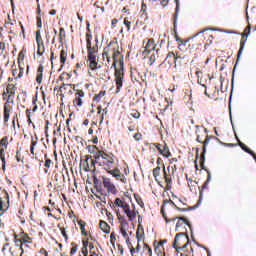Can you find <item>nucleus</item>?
<instances>
[{
    "mask_svg": "<svg viewBox=\"0 0 256 256\" xmlns=\"http://www.w3.org/2000/svg\"><path fill=\"white\" fill-rule=\"evenodd\" d=\"M129 201H131V198H128L127 201V196H122L120 198H116L112 206L113 209H115L116 217L120 223V233L124 239H129V234L127 233V231H129L128 221H135V219H137V214L139 213L137 210H135L134 204H132L131 209ZM121 210L125 213L128 221L125 219V215L121 214Z\"/></svg>",
    "mask_w": 256,
    "mask_h": 256,
    "instance_id": "f257e3e1",
    "label": "nucleus"
},
{
    "mask_svg": "<svg viewBox=\"0 0 256 256\" xmlns=\"http://www.w3.org/2000/svg\"><path fill=\"white\" fill-rule=\"evenodd\" d=\"M93 35L91 33H86V48H87V63L90 71H97L103 67L97 61V55H99V39L96 38L95 45H93Z\"/></svg>",
    "mask_w": 256,
    "mask_h": 256,
    "instance_id": "f03ea898",
    "label": "nucleus"
},
{
    "mask_svg": "<svg viewBox=\"0 0 256 256\" xmlns=\"http://www.w3.org/2000/svg\"><path fill=\"white\" fill-rule=\"evenodd\" d=\"M111 57H112V66L121 65L123 61V56L121 55V48L119 47V42L117 38H114L109 42V44L104 47L102 52V59H106L108 65H111Z\"/></svg>",
    "mask_w": 256,
    "mask_h": 256,
    "instance_id": "7ed1b4c3",
    "label": "nucleus"
},
{
    "mask_svg": "<svg viewBox=\"0 0 256 256\" xmlns=\"http://www.w3.org/2000/svg\"><path fill=\"white\" fill-rule=\"evenodd\" d=\"M17 87L15 84H8L6 90L3 92L2 97L4 103L3 119L4 123L9 122V117H11V112L13 111V105L15 104V92Z\"/></svg>",
    "mask_w": 256,
    "mask_h": 256,
    "instance_id": "20e7f679",
    "label": "nucleus"
},
{
    "mask_svg": "<svg viewBox=\"0 0 256 256\" xmlns=\"http://www.w3.org/2000/svg\"><path fill=\"white\" fill-rule=\"evenodd\" d=\"M169 203L173 205L175 209H177V211H180L182 213H185L186 211H191L192 209H195L197 206L189 207V208H179L178 206H176L175 202H173L172 200H164L163 205L161 207L162 217L163 219H165L166 223H171V221H177L178 219L176 223V231H178L179 227H183V225H187L189 229H191V223L185 217L172 218V219L167 218V214H165V205H169Z\"/></svg>",
    "mask_w": 256,
    "mask_h": 256,
    "instance_id": "39448f33",
    "label": "nucleus"
},
{
    "mask_svg": "<svg viewBox=\"0 0 256 256\" xmlns=\"http://www.w3.org/2000/svg\"><path fill=\"white\" fill-rule=\"evenodd\" d=\"M173 247L176 249V251H182L180 256L195 255L193 252V246H191V240H189V236L185 235L183 232L176 234Z\"/></svg>",
    "mask_w": 256,
    "mask_h": 256,
    "instance_id": "423d86ee",
    "label": "nucleus"
},
{
    "mask_svg": "<svg viewBox=\"0 0 256 256\" xmlns=\"http://www.w3.org/2000/svg\"><path fill=\"white\" fill-rule=\"evenodd\" d=\"M95 163L99 167H102L104 171H111L115 167V155L113 153H107L103 150H98L94 155Z\"/></svg>",
    "mask_w": 256,
    "mask_h": 256,
    "instance_id": "0eeeda50",
    "label": "nucleus"
},
{
    "mask_svg": "<svg viewBox=\"0 0 256 256\" xmlns=\"http://www.w3.org/2000/svg\"><path fill=\"white\" fill-rule=\"evenodd\" d=\"M197 134V138L196 141L198 143H202V154L200 155V160H199V164H200V169H205V153H207V146L209 145V141H211V139H219L215 136H209V134H207V128H204L203 130H198L196 132Z\"/></svg>",
    "mask_w": 256,
    "mask_h": 256,
    "instance_id": "6e6552de",
    "label": "nucleus"
},
{
    "mask_svg": "<svg viewBox=\"0 0 256 256\" xmlns=\"http://www.w3.org/2000/svg\"><path fill=\"white\" fill-rule=\"evenodd\" d=\"M114 77L116 93H119L123 89V82L125 81V62L121 61V64L114 67Z\"/></svg>",
    "mask_w": 256,
    "mask_h": 256,
    "instance_id": "1a4fd4ad",
    "label": "nucleus"
},
{
    "mask_svg": "<svg viewBox=\"0 0 256 256\" xmlns=\"http://www.w3.org/2000/svg\"><path fill=\"white\" fill-rule=\"evenodd\" d=\"M9 147V136H4L0 140V161L2 163V169L5 171V165H7V148Z\"/></svg>",
    "mask_w": 256,
    "mask_h": 256,
    "instance_id": "9d476101",
    "label": "nucleus"
},
{
    "mask_svg": "<svg viewBox=\"0 0 256 256\" xmlns=\"http://www.w3.org/2000/svg\"><path fill=\"white\" fill-rule=\"evenodd\" d=\"M5 251H9L11 256H23L25 254V250H22L20 244L15 242L12 245L9 243L4 244L2 253H5Z\"/></svg>",
    "mask_w": 256,
    "mask_h": 256,
    "instance_id": "9b49d317",
    "label": "nucleus"
},
{
    "mask_svg": "<svg viewBox=\"0 0 256 256\" xmlns=\"http://www.w3.org/2000/svg\"><path fill=\"white\" fill-rule=\"evenodd\" d=\"M73 91H74V99L72 101L73 107H75L76 109H81L84 103L83 99H85V91L77 88H73Z\"/></svg>",
    "mask_w": 256,
    "mask_h": 256,
    "instance_id": "f8f14e48",
    "label": "nucleus"
},
{
    "mask_svg": "<svg viewBox=\"0 0 256 256\" xmlns=\"http://www.w3.org/2000/svg\"><path fill=\"white\" fill-rule=\"evenodd\" d=\"M9 193L7 190L0 188V215L9 209Z\"/></svg>",
    "mask_w": 256,
    "mask_h": 256,
    "instance_id": "ddd939ff",
    "label": "nucleus"
},
{
    "mask_svg": "<svg viewBox=\"0 0 256 256\" xmlns=\"http://www.w3.org/2000/svg\"><path fill=\"white\" fill-rule=\"evenodd\" d=\"M14 243H17L18 245L33 243V238L25 232H20L18 235L14 236Z\"/></svg>",
    "mask_w": 256,
    "mask_h": 256,
    "instance_id": "4468645a",
    "label": "nucleus"
},
{
    "mask_svg": "<svg viewBox=\"0 0 256 256\" xmlns=\"http://www.w3.org/2000/svg\"><path fill=\"white\" fill-rule=\"evenodd\" d=\"M102 183L103 187L108 191V193H111V195H117V187H115V184L111 182V178L103 176Z\"/></svg>",
    "mask_w": 256,
    "mask_h": 256,
    "instance_id": "2eb2a0df",
    "label": "nucleus"
},
{
    "mask_svg": "<svg viewBox=\"0 0 256 256\" xmlns=\"http://www.w3.org/2000/svg\"><path fill=\"white\" fill-rule=\"evenodd\" d=\"M81 163H83L85 166V171H95V165H97V162H95V158L93 159V156L86 155L84 160H81Z\"/></svg>",
    "mask_w": 256,
    "mask_h": 256,
    "instance_id": "dca6fc26",
    "label": "nucleus"
},
{
    "mask_svg": "<svg viewBox=\"0 0 256 256\" xmlns=\"http://www.w3.org/2000/svg\"><path fill=\"white\" fill-rule=\"evenodd\" d=\"M143 43H146L143 51V55H149L151 51H155L157 44H155V39L153 38H146Z\"/></svg>",
    "mask_w": 256,
    "mask_h": 256,
    "instance_id": "f3484780",
    "label": "nucleus"
},
{
    "mask_svg": "<svg viewBox=\"0 0 256 256\" xmlns=\"http://www.w3.org/2000/svg\"><path fill=\"white\" fill-rule=\"evenodd\" d=\"M109 175H112V177L116 178V181H121V183H127V178L125 177V174L121 173V170L119 168L115 167L108 171Z\"/></svg>",
    "mask_w": 256,
    "mask_h": 256,
    "instance_id": "a211bd4d",
    "label": "nucleus"
},
{
    "mask_svg": "<svg viewBox=\"0 0 256 256\" xmlns=\"http://www.w3.org/2000/svg\"><path fill=\"white\" fill-rule=\"evenodd\" d=\"M153 146L159 151L160 155L163 157L169 158L171 157V151L169 150V146L167 144H159V143H154Z\"/></svg>",
    "mask_w": 256,
    "mask_h": 256,
    "instance_id": "6ab92c4d",
    "label": "nucleus"
},
{
    "mask_svg": "<svg viewBox=\"0 0 256 256\" xmlns=\"http://www.w3.org/2000/svg\"><path fill=\"white\" fill-rule=\"evenodd\" d=\"M251 33V25L249 24L245 29L244 32L241 34V41H240V49L238 51V57L239 55H241V53H243V49L245 47V41H247V39H245L246 37H249Z\"/></svg>",
    "mask_w": 256,
    "mask_h": 256,
    "instance_id": "aec40b11",
    "label": "nucleus"
},
{
    "mask_svg": "<svg viewBox=\"0 0 256 256\" xmlns=\"http://www.w3.org/2000/svg\"><path fill=\"white\" fill-rule=\"evenodd\" d=\"M37 143H39V137L37 136V134H35V136H31V143H30V153L31 155H33L35 159H38L37 152H35Z\"/></svg>",
    "mask_w": 256,
    "mask_h": 256,
    "instance_id": "412c9836",
    "label": "nucleus"
},
{
    "mask_svg": "<svg viewBox=\"0 0 256 256\" xmlns=\"http://www.w3.org/2000/svg\"><path fill=\"white\" fill-rule=\"evenodd\" d=\"M178 59L179 56H177V53L169 52L164 60V63H167L168 65H177Z\"/></svg>",
    "mask_w": 256,
    "mask_h": 256,
    "instance_id": "4be33fe9",
    "label": "nucleus"
},
{
    "mask_svg": "<svg viewBox=\"0 0 256 256\" xmlns=\"http://www.w3.org/2000/svg\"><path fill=\"white\" fill-rule=\"evenodd\" d=\"M77 223L80 226L81 235H84V237H89L91 241H93V236H91V234L85 229V227H87V222L78 220Z\"/></svg>",
    "mask_w": 256,
    "mask_h": 256,
    "instance_id": "5701e85b",
    "label": "nucleus"
},
{
    "mask_svg": "<svg viewBox=\"0 0 256 256\" xmlns=\"http://www.w3.org/2000/svg\"><path fill=\"white\" fill-rule=\"evenodd\" d=\"M67 63V50H65V48H63L60 51V68L58 71H62L63 67H65V64Z\"/></svg>",
    "mask_w": 256,
    "mask_h": 256,
    "instance_id": "b1692460",
    "label": "nucleus"
},
{
    "mask_svg": "<svg viewBox=\"0 0 256 256\" xmlns=\"http://www.w3.org/2000/svg\"><path fill=\"white\" fill-rule=\"evenodd\" d=\"M45 67L43 66V64H40L38 66L37 72H36V83H38V85H41V83H43V71H44Z\"/></svg>",
    "mask_w": 256,
    "mask_h": 256,
    "instance_id": "393cba45",
    "label": "nucleus"
},
{
    "mask_svg": "<svg viewBox=\"0 0 256 256\" xmlns=\"http://www.w3.org/2000/svg\"><path fill=\"white\" fill-rule=\"evenodd\" d=\"M25 73V67L23 66H19V69H13L12 70V75L14 77V79H21V77H23Z\"/></svg>",
    "mask_w": 256,
    "mask_h": 256,
    "instance_id": "a878e982",
    "label": "nucleus"
},
{
    "mask_svg": "<svg viewBox=\"0 0 256 256\" xmlns=\"http://www.w3.org/2000/svg\"><path fill=\"white\" fill-rule=\"evenodd\" d=\"M143 237H145V229L143 228L142 224H138V228L136 231V239L138 241H141V239H143Z\"/></svg>",
    "mask_w": 256,
    "mask_h": 256,
    "instance_id": "bb28decb",
    "label": "nucleus"
},
{
    "mask_svg": "<svg viewBox=\"0 0 256 256\" xmlns=\"http://www.w3.org/2000/svg\"><path fill=\"white\" fill-rule=\"evenodd\" d=\"M105 95H107V91L101 90L98 94H95V95L93 96L92 101H93L94 103H100L101 99H103V97H105Z\"/></svg>",
    "mask_w": 256,
    "mask_h": 256,
    "instance_id": "cd10ccee",
    "label": "nucleus"
},
{
    "mask_svg": "<svg viewBox=\"0 0 256 256\" xmlns=\"http://www.w3.org/2000/svg\"><path fill=\"white\" fill-rule=\"evenodd\" d=\"M100 229L103 233H111V226L103 220L100 221Z\"/></svg>",
    "mask_w": 256,
    "mask_h": 256,
    "instance_id": "c85d7f7f",
    "label": "nucleus"
},
{
    "mask_svg": "<svg viewBox=\"0 0 256 256\" xmlns=\"http://www.w3.org/2000/svg\"><path fill=\"white\" fill-rule=\"evenodd\" d=\"M71 77H73V73L71 72H63L59 77H58V81H69V79H71Z\"/></svg>",
    "mask_w": 256,
    "mask_h": 256,
    "instance_id": "c756f323",
    "label": "nucleus"
},
{
    "mask_svg": "<svg viewBox=\"0 0 256 256\" xmlns=\"http://www.w3.org/2000/svg\"><path fill=\"white\" fill-rule=\"evenodd\" d=\"M69 87L71 89H76L77 86L75 84H65V83H63L59 88L60 93H65L67 91V89H69Z\"/></svg>",
    "mask_w": 256,
    "mask_h": 256,
    "instance_id": "7c9ffc66",
    "label": "nucleus"
},
{
    "mask_svg": "<svg viewBox=\"0 0 256 256\" xmlns=\"http://www.w3.org/2000/svg\"><path fill=\"white\" fill-rule=\"evenodd\" d=\"M238 145L241 147L242 151H245V153H248L249 155H253L255 152H253L247 145H245L243 142L238 140Z\"/></svg>",
    "mask_w": 256,
    "mask_h": 256,
    "instance_id": "2f4dec72",
    "label": "nucleus"
},
{
    "mask_svg": "<svg viewBox=\"0 0 256 256\" xmlns=\"http://www.w3.org/2000/svg\"><path fill=\"white\" fill-rule=\"evenodd\" d=\"M67 37L65 33V28H60L59 29V43L63 45V41H65V38Z\"/></svg>",
    "mask_w": 256,
    "mask_h": 256,
    "instance_id": "473e14b6",
    "label": "nucleus"
},
{
    "mask_svg": "<svg viewBox=\"0 0 256 256\" xmlns=\"http://www.w3.org/2000/svg\"><path fill=\"white\" fill-rule=\"evenodd\" d=\"M179 15V3H176V12L173 15V25H174V31L177 29V17Z\"/></svg>",
    "mask_w": 256,
    "mask_h": 256,
    "instance_id": "72a5a7b5",
    "label": "nucleus"
},
{
    "mask_svg": "<svg viewBox=\"0 0 256 256\" xmlns=\"http://www.w3.org/2000/svg\"><path fill=\"white\" fill-rule=\"evenodd\" d=\"M131 21H133L132 17H125L124 18V25L127 28V31H131Z\"/></svg>",
    "mask_w": 256,
    "mask_h": 256,
    "instance_id": "f704fd0d",
    "label": "nucleus"
},
{
    "mask_svg": "<svg viewBox=\"0 0 256 256\" xmlns=\"http://www.w3.org/2000/svg\"><path fill=\"white\" fill-rule=\"evenodd\" d=\"M134 199L140 207H145V203H143V199L141 198V196H139V194H134Z\"/></svg>",
    "mask_w": 256,
    "mask_h": 256,
    "instance_id": "c9c22d12",
    "label": "nucleus"
},
{
    "mask_svg": "<svg viewBox=\"0 0 256 256\" xmlns=\"http://www.w3.org/2000/svg\"><path fill=\"white\" fill-rule=\"evenodd\" d=\"M58 229L61 231L62 236L65 239V242L69 241V236L67 235V231H65V228L61 227V224L57 225Z\"/></svg>",
    "mask_w": 256,
    "mask_h": 256,
    "instance_id": "e433bc0d",
    "label": "nucleus"
},
{
    "mask_svg": "<svg viewBox=\"0 0 256 256\" xmlns=\"http://www.w3.org/2000/svg\"><path fill=\"white\" fill-rule=\"evenodd\" d=\"M163 175H164L165 183H167V185H171V174L167 173V170H165V166H164Z\"/></svg>",
    "mask_w": 256,
    "mask_h": 256,
    "instance_id": "4c0bfd02",
    "label": "nucleus"
},
{
    "mask_svg": "<svg viewBox=\"0 0 256 256\" xmlns=\"http://www.w3.org/2000/svg\"><path fill=\"white\" fill-rule=\"evenodd\" d=\"M26 117L29 125H32L33 129H35V124L31 120V109H26Z\"/></svg>",
    "mask_w": 256,
    "mask_h": 256,
    "instance_id": "58836bf2",
    "label": "nucleus"
},
{
    "mask_svg": "<svg viewBox=\"0 0 256 256\" xmlns=\"http://www.w3.org/2000/svg\"><path fill=\"white\" fill-rule=\"evenodd\" d=\"M45 53V43L37 44V55L42 56Z\"/></svg>",
    "mask_w": 256,
    "mask_h": 256,
    "instance_id": "ea45409f",
    "label": "nucleus"
},
{
    "mask_svg": "<svg viewBox=\"0 0 256 256\" xmlns=\"http://www.w3.org/2000/svg\"><path fill=\"white\" fill-rule=\"evenodd\" d=\"M36 43L37 45L43 44V37L41 36V30L36 31Z\"/></svg>",
    "mask_w": 256,
    "mask_h": 256,
    "instance_id": "a19ab883",
    "label": "nucleus"
},
{
    "mask_svg": "<svg viewBox=\"0 0 256 256\" xmlns=\"http://www.w3.org/2000/svg\"><path fill=\"white\" fill-rule=\"evenodd\" d=\"M211 181V174L208 175V179L204 182L202 189L200 190V197H203V190L207 189L209 182Z\"/></svg>",
    "mask_w": 256,
    "mask_h": 256,
    "instance_id": "79ce46f5",
    "label": "nucleus"
},
{
    "mask_svg": "<svg viewBox=\"0 0 256 256\" xmlns=\"http://www.w3.org/2000/svg\"><path fill=\"white\" fill-rule=\"evenodd\" d=\"M15 158H16L17 163L23 162L24 157H23V154L21 153V150L16 151Z\"/></svg>",
    "mask_w": 256,
    "mask_h": 256,
    "instance_id": "37998d69",
    "label": "nucleus"
},
{
    "mask_svg": "<svg viewBox=\"0 0 256 256\" xmlns=\"http://www.w3.org/2000/svg\"><path fill=\"white\" fill-rule=\"evenodd\" d=\"M19 245L21 247V250L24 251V253H27V251H29L33 243H26V244H19Z\"/></svg>",
    "mask_w": 256,
    "mask_h": 256,
    "instance_id": "c03bdc74",
    "label": "nucleus"
},
{
    "mask_svg": "<svg viewBox=\"0 0 256 256\" xmlns=\"http://www.w3.org/2000/svg\"><path fill=\"white\" fill-rule=\"evenodd\" d=\"M72 248L70 250V256L75 255V253H77L78 249H79V245L75 244L74 242H72Z\"/></svg>",
    "mask_w": 256,
    "mask_h": 256,
    "instance_id": "a18cd8bd",
    "label": "nucleus"
},
{
    "mask_svg": "<svg viewBox=\"0 0 256 256\" xmlns=\"http://www.w3.org/2000/svg\"><path fill=\"white\" fill-rule=\"evenodd\" d=\"M159 175H161V167L160 166L153 169V177L155 178L156 181H157V177H159Z\"/></svg>",
    "mask_w": 256,
    "mask_h": 256,
    "instance_id": "49530a36",
    "label": "nucleus"
},
{
    "mask_svg": "<svg viewBox=\"0 0 256 256\" xmlns=\"http://www.w3.org/2000/svg\"><path fill=\"white\" fill-rule=\"evenodd\" d=\"M44 158L46 159L44 166L46 167V169H50L51 165H53V161L47 158V154L44 155Z\"/></svg>",
    "mask_w": 256,
    "mask_h": 256,
    "instance_id": "de8ad7c7",
    "label": "nucleus"
},
{
    "mask_svg": "<svg viewBox=\"0 0 256 256\" xmlns=\"http://www.w3.org/2000/svg\"><path fill=\"white\" fill-rule=\"evenodd\" d=\"M141 250V246L138 244L136 248L131 247L130 248V253L131 256H135V253H139V251Z\"/></svg>",
    "mask_w": 256,
    "mask_h": 256,
    "instance_id": "09e8293b",
    "label": "nucleus"
},
{
    "mask_svg": "<svg viewBox=\"0 0 256 256\" xmlns=\"http://www.w3.org/2000/svg\"><path fill=\"white\" fill-rule=\"evenodd\" d=\"M21 61H25V53L23 51H20L18 54V66L21 65Z\"/></svg>",
    "mask_w": 256,
    "mask_h": 256,
    "instance_id": "8fccbe9b",
    "label": "nucleus"
},
{
    "mask_svg": "<svg viewBox=\"0 0 256 256\" xmlns=\"http://www.w3.org/2000/svg\"><path fill=\"white\" fill-rule=\"evenodd\" d=\"M117 241V237L115 236V232H112L110 235V243L113 247H115V242Z\"/></svg>",
    "mask_w": 256,
    "mask_h": 256,
    "instance_id": "3c124183",
    "label": "nucleus"
},
{
    "mask_svg": "<svg viewBox=\"0 0 256 256\" xmlns=\"http://www.w3.org/2000/svg\"><path fill=\"white\" fill-rule=\"evenodd\" d=\"M130 115L134 119H139L141 117V113H139V111H137V110H133Z\"/></svg>",
    "mask_w": 256,
    "mask_h": 256,
    "instance_id": "603ef678",
    "label": "nucleus"
},
{
    "mask_svg": "<svg viewBox=\"0 0 256 256\" xmlns=\"http://www.w3.org/2000/svg\"><path fill=\"white\" fill-rule=\"evenodd\" d=\"M89 239H91L89 236L86 237V240L82 241V249H87V247H89Z\"/></svg>",
    "mask_w": 256,
    "mask_h": 256,
    "instance_id": "864d4df0",
    "label": "nucleus"
},
{
    "mask_svg": "<svg viewBox=\"0 0 256 256\" xmlns=\"http://www.w3.org/2000/svg\"><path fill=\"white\" fill-rule=\"evenodd\" d=\"M153 2L160 1V5L167 7L169 5V0H152Z\"/></svg>",
    "mask_w": 256,
    "mask_h": 256,
    "instance_id": "5fc2aeb1",
    "label": "nucleus"
},
{
    "mask_svg": "<svg viewBox=\"0 0 256 256\" xmlns=\"http://www.w3.org/2000/svg\"><path fill=\"white\" fill-rule=\"evenodd\" d=\"M32 103H33V105H34L32 111H33V113H35V111H37V109H38V107H37V96H35V97L33 98Z\"/></svg>",
    "mask_w": 256,
    "mask_h": 256,
    "instance_id": "6e6d98bb",
    "label": "nucleus"
},
{
    "mask_svg": "<svg viewBox=\"0 0 256 256\" xmlns=\"http://www.w3.org/2000/svg\"><path fill=\"white\" fill-rule=\"evenodd\" d=\"M134 139H135V141H141L142 139H143V134H141V133H136L135 135H134Z\"/></svg>",
    "mask_w": 256,
    "mask_h": 256,
    "instance_id": "4d7b16f0",
    "label": "nucleus"
},
{
    "mask_svg": "<svg viewBox=\"0 0 256 256\" xmlns=\"http://www.w3.org/2000/svg\"><path fill=\"white\" fill-rule=\"evenodd\" d=\"M90 255L89 256H99V249L96 250H90L89 251Z\"/></svg>",
    "mask_w": 256,
    "mask_h": 256,
    "instance_id": "13d9d810",
    "label": "nucleus"
},
{
    "mask_svg": "<svg viewBox=\"0 0 256 256\" xmlns=\"http://www.w3.org/2000/svg\"><path fill=\"white\" fill-rule=\"evenodd\" d=\"M81 253L83 256H89V250L87 248H82Z\"/></svg>",
    "mask_w": 256,
    "mask_h": 256,
    "instance_id": "bf43d9fd",
    "label": "nucleus"
},
{
    "mask_svg": "<svg viewBox=\"0 0 256 256\" xmlns=\"http://www.w3.org/2000/svg\"><path fill=\"white\" fill-rule=\"evenodd\" d=\"M37 27L41 29L43 27V22L41 21V17H37Z\"/></svg>",
    "mask_w": 256,
    "mask_h": 256,
    "instance_id": "052dcab7",
    "label": "nucleus"
},
{
    "mask_svg": "<svg viewBox=\"0 0 256 256\" xmlns=\"http://www.w3.org/2000/svg\"><path fill=\"white\" fill-rule=\"evenodd\" d=\"M146 249H147V255H148V256H153V250L151 249V247H149L148 245H146Z\"/></svg>",
    "mask_w": 256,
    "mask_h": 256,
    "instance_id": "680f3d73",
    "label": "nucleus"
},
{
    "mask_svg": "<svg viewBox=\"0 0 256 256\" xmlns=\"http://www.w3.org/2000/svg\"><path fill=\"white\" fill-rule=\"evenodd\" d=\"M15 121H19V117L17 116V113H15L13 118H12L13 127H15Z\"/></svg>",
    "mask_w": 256,
    "mask_h": 256,
    "instance_id": "e2e57ef3",
    "label": "nucleus"
},
{
    "mask_svg": "<svg viewBox=\"0 0 256 256\" xmlns=\"http://www.w3.org/2000/svg\"><path fill=\"white\" fill-rule=\"evenodd\" d=\"M175 39H176V41H179L180 43H183V45H185V43H187V41H184L178 35H175Z\"/></svg>",
    "mask_w": 256,
    "mask_h": 256,
    "instance_id": "0e129e2a",
    "label": "nucleus"
},
{
    "mask_svg": "<svg viewBox=\"0 0 256 256\" xmlns=\"http://www.w3.org/2000/svg\"><path fill=\"white\" fill-rule=\"evenodd\" d=\"M88 247H89V251H95V250H97V248H95V246L93 245V243H89V244H88Z\"/></svg>",
    "mask_w": 256,
    "mask_h": 256,
    "instance_id": "69168bd1",
    "label": "nucleus"
},
{
    "mask_svg": "<svg viewBox=\"0 0 256 256\" xmlns=\"http://www.w3.org/2000/svg\"><path fill=\"white\" fill-rule=\"evenodd\" d=\"M150 65H153V62L155 61V54H152L151 56H150Z\"/></svg>",
    "mask_w": 256,
    "mask_h": 256,
    "instance_id": "338daca9",
    "label": "nucleus"
},
{
    "mask_svg": "<svg viewBox=\"0 0 256 256\" xmlns=\"http://www.w3.org/2000/svg\"><path fill=\"white\" fill-rule=\"evenodd\" d=\"M155 253H157V255H159L160 253V256H165V253H161V251L159 250V247L155 248Z\"/></svg>",
    "mask_w": 256,
    "mask_h": 256,
    "instance_id": "774afa93",
    "label": "nucleus"
}]
</instances>
